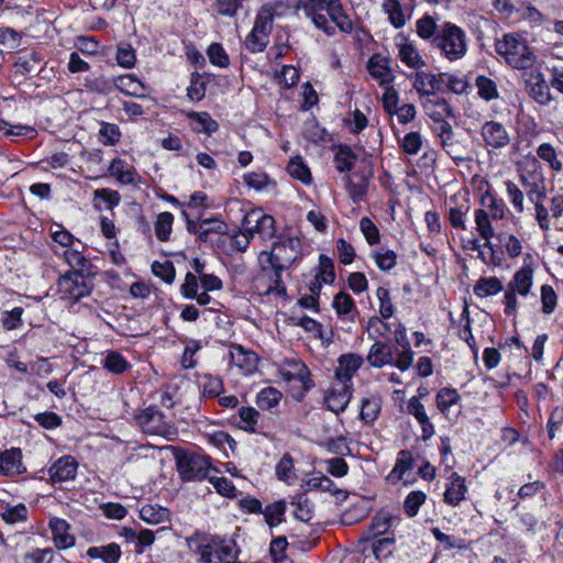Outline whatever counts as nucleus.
I'll list each match as a JSON object with an SVG mask.
<instances>
[{"label": "nucleus", "instance_id": "f257e3e1", "mask_svg": "<svg viewBox=\"0 0 563 563\" xmlns=\"http://www.w3.org/2000/svg\"><path fill=\"white\" fill-rule=\"evenodd\" d=\"M301 243L299 239L289 238L274 243L269 252L263 251L258 254L261 273L256 277V288L269 295L276 292L285 295L286 288L283 284L282 273L288 269L299 257Z\"/></svg>", "mask_w": 563, "mask_h": 563}, {"label": "nucleus", "instance_id": "f03ea898", "mask_svg": "<svg viewBox=\"0 0 563 563\" xmlns=\"http://www.w3.org/2000/svg\"><path fill=\"white\" fill-rule=\"evenodd\" d=\"M297 9H302L307 18H309L317 29L322 30L328 35L334 33V26L329 22L327 12L331 21L344 33L353 30L351 19L344 13L340 0H294Z\"/></svg>", "mask_w": 563, "mask_h": 563}, {"label": "nucleus", "instance_id": "7ed1b4c3", "mask_svg": "<svg viewBox=\"0 0 563 563\" xmlns=\"http://www.w3.org/2000/svg\"><path fill=\"white\" fill-rule=\"evenodd\" d=\"M495 48L498 55L517 69H527L536 60L534 54L526 41L516 33L504 34L500 40L496 41Z\"/></svg>", "mask_w": 563, "mask_h": 563}, {"label": "nucleus", "instance_id": "20e7f679", "mask_svg": "<svg viewBox=\"0 0 563 563\" xmlns=\"http://www.w3.org/2000/svg\"><path fill=\"white\" fill-rule=\"evenodd\" d=\"M432 44L449 60H457L466 54V35L457 25L446 22L440 26Z\"/></svg>", "mask_w": 563, "mask_h": 563}, {"label": "nucleus", "instance_id": "39448f33", "mask_svg": "<svg viewBox=\"0 0 563 563\" xmlns=\"http://www.w3.org/2000/svg\"><path fill=\"white\" fill-rule=\"evenodd\" d=\"M196 552L202 563H230V560L236 558L238 548L232 540H222L219 538H197Z\"/></svg>", "mask_w": 563, "mask_h": 563}, {"label": "nucleus", "instance_id": "423d86ee", "mask_svg": "<svg viewBox=\"0 0 563 563\" xmlns=\"http://www.w3.org/2000/svg\"><path fill=\"white\" fill-rule=\"evenodd\" d=\"M534 271L531 266L527 265L517 271L507 284L504 305L505 313L507 316H514L517 313L518 300L517 296L527 297L530 294L533 285Z\"/></svg>", "mask_w": 563, "mask_h": 563}, {"label": "nucleus", "instance_id": "0eeeda50", "mask_svg": "<svg viewBox=\"0 0 563 563\" xmlns=\"http://www.w3.org/2000/svg\"><path fill=\"white\" fill-rule=\"evenodd\" d=\"M520 181L530 201L543 200L547 196L545 177L537 158L527 159L520 169Z\"/></svg>", "mask_w": 563, "mask_h": 563}, {"label": "nucleus", "instance_id": "6e6552de", "mask_svg": "<svg viewBox=\"0 0 563 563\" xmlns=\"http://www.w3.org/2000/svg\"><path fill=\"white\" fill-rule=\"evenodd\" d=\"M136 422L144 433L151 435H159L170 441L178 435L177 428L165 421L164 415L154 407H148L139 413Z\"/></svg>", "mask_w": 563, "mask_h": 563}, {"label": "nucleus", "instance_id": "1a4fd4ad", "mask_svg": "<svg viewBox=\"0 0 563 563\" xmlns=\"http://www.w3.org/2000/svg\"><path fill=\"white\" fill-rule=\"evenodd\" d=\"M86 277L78 271L65 274L58 279L57 291L60 299L76 302L90 294Z\"/></svg>", "mask_w": 563, "mask_h": 563}, {"label": "nucleus", "instance_id": "9d476101", "mask_svg": "<svg viewBox=\"0 0 563 563\" xmlns=\"http://www.w3.org/2000/svg\"><path fill=\"white\" fill-rule=\"evenodd\" d=\"M242 230L252 238L258 234L262 239H271L275 233V220L261 209H254L244 216Z\"/></svg>", "mask_w": 563, "mask_h": 563}, {"label": "nucleus", "instance_id": "9b49d317", "mask_svg": "<svg viewBox=\"0 0 563 563\" xmlns=\"http://www.w3.org/2000/svg\"><path fill=\"white\" fill-rule=\"evenodd\" d=\"M177 470L184 479L205 478L210 467L208 457L183 453L176 456Z\"/></svg>", "mask_w": 563, "mask_h": 563}, {"label": "nucleus", "instance_id": "f8f14e48", "mask_svg": "<svg viewBox=\"0 0 563 563\" xmlns=\"http://www.w3.org/2000/svg\"><path fill=\"white\" fill-rule=\"evenodd\" d=\"M481 136L489 151L506 148L511 142L507 128L503 123L493 120L483 123Z\"/></svg>", "mask_w": 563, "mask_h": 563}, {"label": "nucleus", "instance_id": "ddd939ff", "mask_svg": "<svg viewBox=\"0 0 563 563\" xmlns=\"http://www.w3.org/2000/svg\"><path fill=\"white\" fill-rule=\"evenodd\" d=\"M367 70L380 86L389 85L394 80L389 59L379 54H375L368 59Z\"/></svg>", "mask_w": 563, "mask_h": 563}, {"label": "nucleus", "instance_id": "4468645a", "mask_svg": "<svg viewBox=\"0 0 563 563\" xmlns=\"http://www.w3.org/2000/svg\"><path fill=\"white\" fill-rule=\"evenodd\" d=\"M352 397V391L347 384H340L332 387L324 396V402L329 410L340 413L345 410Z\"/></svg>", "mask_w": 563, "mask_h": 563}, {"label": "nucleus", "instance_id": "2eb2a0df", "mask_svg": "<svg viewBox=\"0 0 563 563\" xmlns=\"http://www.w3.org/2000/svg\"><path fill=\"white\" fill-rule=\"evenodd\" d=\"M398 57L408 67L420 69L426 66V62L420 55L418 48L406 37L400 36L396 43Z\"/></svg>", "mask_w": 563, "mask_h": 563}, {"label": "nucleus", "instance_id": "dca6fc26", "mask_svg": "<svg viewBox=\"0 0 563 563\" xmlns=\"http://www.w3.org/2000/svg\"><path fill=\"white\" fill-rule=\"evenodd\" d=\"M230 357L231 362L246 375L253 374L257 368V355L242 345H233L230 350Z\"/></svg>", "mask_w": 563, "mask_h": 563}, {"label": "nucleus", "instance_id": "f3484780", "mask_svg": "<svg viewBox=\"0 0 563 563\" xmlns=\"http://www.w3.org/2000/svg\"><path fill=\"white\" fill-rule=\"evenodd\" d=\"M77 462L70 456L58 459L49 468V475L53 482H66L74 479L77 474Z\"/></svg>", "mask_w": 563, "mask_h": 563}, {"label": "nucleus", "instance_id": "a211bd4d", "mask_svg": "<svg viewBox=\"0 0 563 563\" xmlns=\"http://www.w3.org/2000/svg\"><path fill=\"white\" fill-rule=\"evenodd\" d=\"M280 375L286 382H300L306 390L312 385L308 367L298 361H288L286 366L280 369Z\"/></svg>", "mask_w": 563, "mask_h": 563}, {"label": "nucleus", "instance_id": "6ab92c4d", "mask_svg": "<svg viewBox=\"0 0 563 563\" xmlns=\"http://www.w3.org/2000/svg\"><path fill=\"white\" fill-rule=\"evenodd\" d=\"M338 367L335 369V376L341 384H346L356 371L362 366L363 358L357 354H344L338 360Z\"/></svg>", "mask_w": 563, "mask_h": 563}, {"label": "nucleus", "instance_id": "aec40b11", "mask_svg": "<svg viewBox=\"0 0 563 563\" xmlns=\"http://www.w3.org/2000/svg\"><path fill=\"white\" fill-rule=\"evenodd\" d=\"M24 471L20 449L7 450L0 454V473L2 475L14 476Z\"/></svg>", "mask_w": 563, "mask_h": 563}, {"label": "nucleus", "instance_id": "412c9836", "mask_svg": "<svg viewBox=\"0 0 563 563\" xmlns=\"http://www.w3.org/2000/svg\"><path fill=\"white\" fill-rule=\"evenodd\" d=\"M49 528L53 533V540L57 548L67 549L75 544V538L69 533L70 527L66 520L52 518L49 520Z\"/></svg>", "mask_w": 563, "mask_h": 563}, {"label": "nucleus", "instance_id": "4be33fe9", "mask_svg": "<svg viewBox=\"0 0 563 563\" xmlns=\"http://www.w3.org/2000/svg\"><path fill=\"white\" fill-rule=\"evenodd\" d=\"M408 412L412 415L421 426L422 439L428 440L434 434L433 424L430 422L424 406L419 398L412 397L408 401Z\"/></svg>", "mask_w": 563, "mask_h": 563}, {"label": "nucleus", "instance_id": "5701e85b", "mask_svg": "<svg viewBox=\"0 0 563 563\" xmlns=\"http://www.w3.org/2000/svg\"><path fill=\"white\" fill-rule=\"evenodd\" d=\"M466 492L465 479L457 473H452L444 493V501L451 506H457L465 498Z\"/></svg>", "mask_w": 563, "mask_h": 563}, {"label": "nucleus", "instance_id": "b1692460", "mask_svg": "<svg viewBox=\"0 0 563 563\" xmlns=\"http://www.w3.org/2000/svg\"><path fill=\"white\" fill-rule=\"evenodd\" d=\"M109 173L115 177L118 181L123 185L135 184L139 179V175L133 166L126 164L120 158H115L109 166Z\"/></svg>", "mask_w": 563, "mask_h": 563}, {"label": "nucleus", "instance_id": "393cba45", "mask_svg": "<svg viewBox=\"0 0 563 563\" xmlns=\"http://www.w3.org/2000/svg\"><path fill=\"white\" fill-rule=\"evenodd\" d=\"M114 86L121 92L133 96V97H144L145 96V86L143 82L137 79L135 76L126 74L122 76H118L114 79Z\"/></svg>", "mask_w": 563, "mask_h": 563}, {"label": "nucleus", "instance_id": "a878e982", "mask_svg": "<svg viewBox=\"0 0 563 563\" xmlns=\"http://www.w3.org/2000/svg\"><path fill=\"white\" fill-rule=\"evenodd\" d=\"M368 363L374 367H383L393 362V350L389 344L376 341L367 355Z\"/></svg>", "mask_w": 563, "mask_h": 563}, {"label": "nucleus", "instance_id": "bb28decb", "mask_svg": "<svg viewBox=\"0 0 563 563\" xmlns=\"http://www.w3.org/2000/svg\"><path fill=\"white\" fill-rule=\"evenodd\" d=\"M474 221L479 236L485 240V246L489 247L492 238L496 235L492 224L493 219L488 216L486 210L476 209L474 212Z\"/></svg>", "mask_w": 563, "mask_h": 563}, {"label": "nucleus", "instance_id": "cd10ccee", "mask_svg": "<svg viewBox=\"0 0 563 563\" xmlns=\"http://www.w3.org/2000/svg\"><path fill=\"white\" fill-rule=\"evenodd\" d=\"M413 87L421 96L434 95L440 88V82L435 75L418 71L415 75Z\"/></svg>", "mask_w": 563, "mask_h": 563}, {"label": "nucleus", "instance_id": "c85d7f7f", "mask_svg": "<svg viewBox=\"0 0 563 563\" xmlns=\"http://www.w3.org/2000/svg\"><path fill=\"white\" fill-rule=\"evenodd\" d=\"M140 518L150 525L169 522V510L159 505H145L140 510Z\"/></svg>", "mask_w": 563, "mask_h": 563}, {"label": "nucleus", "instance_id": "c756f323", "mask_svg": "<svg viewBox=\"0 0 563 563\" xmlns=\"http://www.w3.org/2000/svg\"><path fill=\"white\" fill-rule=\"evenodd\" d=\"M273 22L274 8L269 4H265L258 10L256 14L253 30H255L256 33L265 35L267 38H269V34L273 29Z\"/></svg>", "mask_w": 563, "mask_h": 563}, {"label": "nucleus", "instance_id": "7c9ffc66", "mask_svg": "<svg viewBox=\"0 0 563 563\" xmlns=\"http://www.w3.org/2000/svg\"><path fill=\"white\" fill-rule=\"evenodd\" d=\"M227 230V224L217 218L203 219L199 221L198 238L207 242L212 234H224Z\"/></svg>", "mask_w": 563, "mask_h": 563}, {"label": "nucleus", "instance_id": "2f4dec72", "mask_svg": "<svg viewBox=\"0 0 563 563\" xmlns=\"http://www.w3.org/2000/svg\"><path fill=\"white\" fill-rule=\"evenodd\" d=\"M481 203L493 220H503L508 213L506 205L489 192L482 196Z\"/></svg>", "mask_w": 563, "mask_h": 563}, {"label": "nucleus", "instance_id": "473e14b6", "mask_svg": "<svg viewBox=\"0 0 563 563\" xmlns=\"http://www.w3.org/2000/svg\"><path fill=\"white\" fill-rule=\"evenodd\" d=\"M194 131L206 133L208 135L214 133L219 125L208 112H192L189 114Z\"/></svg>", "mask_w": 563, "mask_h": 563}, {"label": "nucleus", "instance_id": "72a5a7b5", "mask_svg": "<svg viewBox=\"0 0 563 563\" xmlns=\"http://www.w3.org/2000/svg\"><path fill=\"white\" fill-rule=\"evenodd\" d=\"M90 558H99L104 563H117L121 555L120 547L115 543L106 547H93L87 552Z\"/></svg>", "mask_w": 563, "mask_h": 563}, {"label": "nucleus", "instance_id": "f704fd0d", "mask_svg": "<svg viewBox=\"0 0 563 563\" xmlns=\"http://www.w3.org/2000/svg\"><path fill=\"white\" fill-rule=\"evenodd\" d=\"M356 162V155L347 145L338 147L334 155V164L340 173L349 172L353 168Z\"/></svg>", "mask_w": 563, "mask_h": 563}, {"label": "nucleus", "instance_id": "c9c22d12", "mask_svg": "<svg viewBox=\"0 0 563 563\" xmlns=\"http://www.w3.org/2000/svg\"><path fill=\"white\" fill-rule=\"evenodd\" d=\"M503 284L497 277H483L474 286V294L478 297H488L500 292Z\"/></svg>", "mask_w": 563, "mask_h": 563}, {"label": "nucleus", "instance_id": "e433bc0d", "mask_svg": "<svg viewBox=\"0 0 563 563\" xmlns=\"http://www.w3.org/2000/svg\"><path fill=\"white\" fill-rule=\"evenodd\" d=\"M283 394L274 388V387H266L263 388L256 396V405L262 410H271L272 408L276 407L279 401L282 400Z\"/></svg>", "mask_w": 563, "mask_h": 563}, {"label": "nucleus", "instance_id": "4c0bfd02", "mask_svg": "<svg viewBox=\"0 0 563 563\" xmlns=\"http://www.w3.org/2000/svg\"><path fill=\"white\" fill-rule=\"evenodd\" d=\"M478 96L486 100L492 101L499 97L497 84L486 76H477L475 79Z\"/></svg>", "mask_w": 563, "mask_h": 563}, {"label": "nucleus", "instance_id": "58836bf2", "mask_svg": "<svg viewBox=\"0 0 563 563\" xmlns=\"http://www.w3.org/2000/svg\"><path fill=\"white\" fill-rule=\"evenodd\" d=\"M287 172L292 178L303 184H310L312 180L311 172L300 156H296L289 162Z\"/></svg>", "mask_w": 563, "mask_h": 563}, {"label": "nucleus", "instance_id": "ea45409f", "mask_svg": "<svg viewBox=\"0 0 563 563\" xmlns=\"http://www.w3.org/2000/svg\"><path fill=\"white\" fill-rule=\"evenodd\" d=\"M115 60L119 66L131 69L135 66L136 54L131 44L121 42L117 46Z\"/></svg>", "mask_w": 563, "mask_h": 563}, {"label": "nucleus", "instance_id": "a19ab883", "mask_svg": "<svg viewBox=\"0 0 563 563\" xmlns=\"http://www.w3.org/2000/svg\"><path fill=\"white\" fill-rule=\"evenodd\" d=\"M424 109L433 121H441L445 115L452 117V110L444 99L429 100L424 103Z\"/></svg>", "mask_w": 563, "mask_h": 563}, {"label": "nucleus", "instance_id": "79ce46f5", "mask_svg": "<svg viewBox=\"0 0 563 563\" xmlns=\"http://www.w3.org/2000/svg\"><path fill=\"white\" fill-rule=\"evenodd\" d=\"M382 409V401L377 397L365 398L362 400L360 417L366 423L374 422Z\"/></svg>", "mask_w": 563, "mask_h": 563}, {"label": "nucleus", "instance_id": "37998d69", "mask_svg": "<svg viewBox=\"0 0 563 563\" xmlns=\"http://www.w3.org/2000/svg\"><path fill=\"white\" fill-rule=\"evenodd\" d=\"M285 511L286 503L284 500H278L266 506L263 510V515L269 527H276L284 521Z\"/></svg>", "mask_w": 563, "mask_h": 563}, {"label": "nucleus", "instance_id": "c03bdc74", "mask_svg": "<svg viewBox=\"0 0 563 563\" xmlns=\"http://www.w3.org/2000/svg\"><path fill=\"white\" fill-rule=\"evenodd\" d=\"M0 516L7 523L14 525L26 520L27 508L23 504L15 506L5 505L3 509L0 510Z\"/></svg>", "mask_w": 563, "mask_h": 563}, {"label": "nucleus", "instance_id": "a18cd8bd", "mask_svg": "<svg viewBox=\"0 0 563 563\" xmlns=\"http://www.w3.org/2000/svg\"><path fill=\"white\" fill-rule=\"evenodd\" d=\"M276 475L278 479L286 482L287 484H291L296 479L294 461L290 454L286 453L279 460L276 465Z\"/></svg>", "mask_w": 563, "mask_h": 563}, {"label": "nucleus", "instance_id": "49530a36", "mask_svg": "<svg viewBox=\"0 0 563 563\" xmlns=\"http://www.w3.org/2000/svg\"><path fill=\"white\" fill-rule=\"evenodd\" d=\"M530 85V96L540 104H548L552 98L548 84L541 76H537Z\"/></svg>", "mask_w": 563, "mask_h": 563}, {"label": "nucleus", "instance_id": "de8ad7c7", "mask_svg": "<svg viewBox=\"0 0 563 563\" xmlns=\"http://www.w3.org/2000/svg\"><path fill=\"white\" fill-rule=\"evenodd\" d=\"M459 399L460 395L455 389L442 388L437 394V406L442 413L449 415L451 407L456 405Z\"/></svg>", "mask_w": 563, "mask_h": 563}, {"label": "nucleus", "instance_id": "09e8293b", "mask_svg": "<svg viewBox=\"0 0 563 563\" xmlns=\"http://www.w3.org/2000/svg\"><path fill=\"white\" fill-rule=\"evenodd\" d=\"M174 216L168 212H161L155 221V234L158 240L167 241L172 233Z\"/></svg>", "mask_w": 563, "mask_h": 563}, {"label": "nucleus", "instance_id": "8fccbe9b", "mask_svg": "<svg viewBox=\"0 0 563 563\" xmlns=\"http://www.w3.org/2000/svg\"><path fill=\"white\" fill-rule=\"evenodd\" d=\"M103 367L113 374H122L129 367V362L119 352H109L103 362Z\"/></svg>", "mask_w": 563, "mask_h": 563}, {"label": "nucleus", "instance_id": "3c124183", "mask_svg": "<svg viewBox=\"0 0 563 563\" xmlns=\"http://www.w3.org/2000/svg\"><path fill=\"white\" fill-rule=\"evenodd\" d=\"M383 9L384 12L388 14L389 21L395 27L399 29L405 25V15L397 0H385Z\"/></svg>", "mask_w": 563, "mask_h": 563}, {"label": "nucleus", "instance_id": "603ef678", "mask_svg": "<svg viewBox=\"0 0 563 563\" xmlns=\"http://www.w3.org/2000/svg\"><path fill=\"white\" fill-rule=\"evenodd\" d=\"M441 144L450 157L455 162H464L466 159L465 147L461 144L455 135L449 137L448 140H442Z\"/></svg>", "mask_w": 563, "mask_h": 563}, {"label": "nucleus", "instance_id": "864d4df0", "mask_svg": "<svg viewBox=\"0 0 563 563\" xmlns=\"http://www.w3.org/2000/svg\"><path fill=\"white\" fill-rule=\"evenodd\" d=\"M438 30L439 29L437 26L434 19L430 15H424L423 18L419 19L416 23L417 34L422 40H433Z\"/></svg>", "mask_w": 563, "mask_h": 563}, {"label": "nucleus", "instance_id": "5fc2aeb1", "mask_svg": "<svg viewBox=\"0 0 563 563\" xmlns=\"http://www.w3.org/2000/svg\"><path fill=\"white\" fill-rule=\"evenodd\" d=\"M506 192L512 205V208L518 212L522 213L523 207V192L522 190L511 180L505 181Z\"/></svg>", "mask_w": 563, "mask_h": 563}, {"label": "nucleus", "instance_id": "6e6d98bb", "mask_svg": "<svg viewBox=\"0 0 563 563\" xmlns=\"http://www.w3.org/2000/svg\"><path fill=\"white\" fill-rule=\"evenodd\" d=\"M537 154L539 158L548 162L552 169L560 172L562 169V162L556 158V153L553 146L549 143H542L538 150Z\"/></svg>", "mask_w": 563, "mask_h": 563}, {"label": "nucleus", "instance_id": "4d7b16f0", "mask_svg": "<svg viewBox=\"0 0 563 563\" xmlns=\"http://www.w3.org/2000/svg\"><path fill=\"white\" fill-rule=\"evenodd\" d=\"M243 180L247 187L258 191L267 188L271 184L268 175L263 172L246 173L243 176Z\"/></svg>", "mask_w": 563, "mask_h": 563}, {"label": "nucleus", "instance_id": "13d9d810", "mask_svg": "<svg viewBox=\"0 0 563 563\" xmlns=\"http://www.w3.org/2000/svg\"><path fill=\"white\" fill-rule=\"evenodd\" d=\"M202 390L205 396L217 397L223 391L222 379L210 374L203 375Z\"/></svg>", "mask_w": 563, "mask_h": 563}, {"label": "nucleus", "instance_id": "bf43d9fd", "mask_svg": "<svg viewBox=\"0 0 563 563\" xmlns=\"http://www.w3.org/2000/svg\"><path fill=\"white\" fill-rule=\"evenodd\" d=\"M376 297L379 301V313L382 318L389 319L394 314V306L388 289L378 287Z\"/></svg>", "mask_w": 563, "mask_h": 563}, {"label": "nucleus", "instance_id": "052dcab7", "mask_svg": "<svg viewBox=\"0 0 563 563\" xmlns=\"http://www.w3.org/2000/svg\"><path fill=\"white\" fill-rule=\"evenodd\" d=\"M209 60L219 67H228L230 64L229 56L219 43H212L207 51Z\"/></svg>", "mask_w": 563, "mask_h": 563}, {"label": "nucleus", "instance_id": "680f3d73", "mask_svg": "<svg viewBox=\"0 0 563 563\" xmlns=\"http://www.w3.org/2000/svg\"><path fill=\"white\" fill-rule=\"evenodd\" d=\"M424 501L426 495L422 492H411L404 503V509L409 517H413Z\"/></svg>", "mask_w": 563, "mask_h": 563}, {"label": "nucleus", "instance_id": "e2e57ef3", "mask_svg": "<svg viewBox=\"0 0 563 563\" xmlns=\"http://www.w3.org/2000/svg\"><path fill=\"white\" fill-rule=\"evenodd\" d=\"M268 42L269 38H267L265 35L256 33V31L252 29L250 34L246 36L244 44L249 51L252 53H257L263 52Z\"/></svg>", "mask_w": 563, "mask_h": 563}, {"label": "nucleus", "instance_id": "0e129e2a", "mask_svg": "<svg viewBox=\"0 0 563 563\" xmlns=\"http://www.w3.org/2000/svg\"><path fill=\"white\" fill-rule=\"evenodd\" d=\"M373 258L382 271H390L396 266L397 255L394 251L374 252Z\"/></svg>", "mask_w": 563, "mask_h": 563}, {"label": "nucleus", "instance_id": "69168bd1", "mask_svg": "<svg viewBox=\"0 0 563 563\" xmlns=\"http://www.w3.org/2000/svg\"><path fill=\"white\" fill-rule=\"evenodd\" d=\"M319 266L320 272L317 274V276L324 283V284H332L335 279V273H334V266L332 261L327 257L325 255H320L319 257Z\"/></svg>", "mask_w": 563, "mask_h": 563}, {"label": "nucleus", "instance_id": "338daca9", "mask_svg": "<svg viewBox=\"0 0 563 563\" xmlns=\"http://www.w3.org/2000/svg\"><path fill=\"white\" fill-rule=\"evenodd\" d=\"M558 297L554 289L549 285L541 287L542 311L547 314L552 313L556 307Z\"/></svg>", "mask_w": 563, "mask_h": 563}, {"label": "nucleus", "instance_id": "774afa93", "mask_svg": "<svg viewBox=\"0 0 563 563\" xmlns=\"http://www.w3.org/2000/svg\"><path fill=\"white\" fill-rule=\"evenodd\" d=\"M239 416L243 423L241 428L246 431H254V427L260 418V412L252 407H241L239 409Z\"/></svg>", "mask_w": 563, "mask_h": 563}]
</instances>
